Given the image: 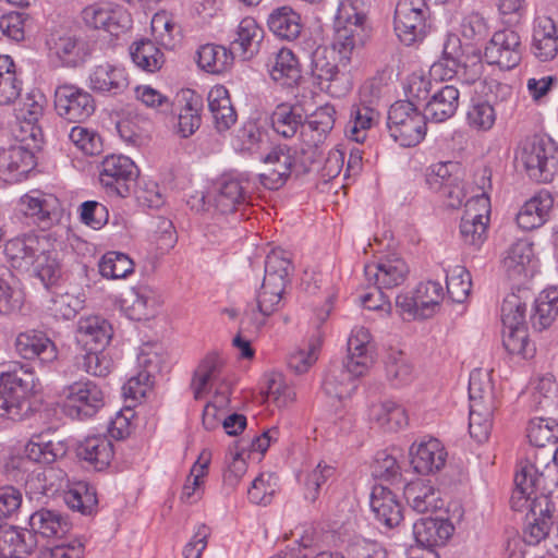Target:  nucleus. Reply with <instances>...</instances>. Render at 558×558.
<instances>
[{
    "label": "nucleus",
    "instance_id": "56",
    "mask_svg": "<svg viewBox=\"0 0 558 558\" xmlns=\"http://www.w3.org/2000/svg\"><path fill=\"white\" fill-rule=\"evenodd\" d=\"M483 70L484 66L482 63V56L480 50L471 48V54L466 56V58L463 59L459 66L451 68L446 71L445 76L447 78L457 76L458 80L468 85H471L482 77Z\"/></svg>",
    "mask_w": 558,
    "mask_h": 558
},
{
    "label": "nucleus",
    "instance_id": "63",
    "mask_svg": "<svg viewBox=\"0 0 558 558\" xmlns=\"http://www.w3.org/2000/svg\"><path fill=\"white\" fill-rule=\"evenodd\" d=\"M71 142L86 155H98L102 150V141L100 135L87 128L73 126L69 133Z\"/></svg>",
    "mask_w": 558,
    "mask_h": 558
},
{
    "label": "nucleus",
    "instance_id": "5",
    "mask_svg": "<svg viewBox=\"0 0 558 558\" xmlns=\"http://www.w3.org/2000/svg\"><path fill=\"white\" fill-rule=\"evenodd\" d=\"M426 116L412 100H399L388 110L387 129L392 140L402 147L420 144L426 135Z\"/></svg>",
    "mask_w": 558,
    "mask_h": 558
},
{
    "label": "nucleus",
    "instance_id": "58",
    "mask_svg": "<svg viewBox=\"0 0 558 558\" xmlns=\"http://www.w3.org/2000/svg\"><path fill=\"white\" fill-rule=\"evenodd\" d=\"M387 378L395 385H407L414 378L413 367L403 352L392 351L386 360Z\"/></svg>",
    "mask_w": 558,
    "mask_h": 558
},
{
    "label": "nucleus",
    "instance_id": "34",
    "mask_svg": "<svg viewBox=\"0 0 558 558\" xmlns=\"http://www.w3.org/2000/svg\"><path fill=\"white\" fill-rule=\"evenodd\" d=\"M264 37L263 28L253 17L243 19L236 28V37L231 41V49L243 60L253 58L260 47Z\"/></svg>",
    "mask_w": 558,
    "mask_h": 558
},
{
    "label": "nucleus",
    "instance_id": "44",
    "mask_svg": "<svg viewBox=\"0 0 558 558\" xmlns=\"http://www.w3.org/2000/svg\"><path fill=\"white\" fill-rule=\"evenodd\" d=\"M404 497L413 510L424 513L441 507V500L434 487L423 482H412L404 487Z\"/></svg>",
    "mask_w": 558,
    "mask_h": 558
},
{
    "label": "nucleus",
    "instance_id": "26",
    "mask_svg": "<svg viewBox=\"0 0 558 558\" xmlns=\"http://www.w3.org/2000/svg\"><path fill=\"white\" fill-rule=\"evenodd\" d=\"M351 368L343 362L342 365H333L327 371L322 384L326 396L338 400L351 397L357 387V378L362 376Z\"/></svg>",
    "mask_w": 558,
    "mask_h": 558
},
{
    "label": "nucleus",
    "instance_id": "33",
    "mask_svg": "<svg viewBox=\"0 0 558 558\" xmlns=\"http://www.w3.org/2000/svg\"><path fill=\"white\" fill-rule=\"evenodd\" d=\"M348 357L344 361L357 375H364L373 363L371 333L364 328L354 329L348 339Z\"/></svg>",
    "mask_w": 558,
    "mask_h": 558
},
{
    "label": "nucleus",
    "instance_id": "36",
    "mask_svg": "<svg viewBox=\"0 0 558 558\" xmlns=\"http://www.w3.org/2000/svg\"><path fill=\"white\" fill-rule=\"evenodd\" d=\"M208 108L218 132L229 130L236 121V113L225 86H215L208 93Z\"/></svg>",
    "mask_w": 558,
    "mask_h": 558
},
{
    "label": "nucleus",
    "instance_id": "1",
    "mask_svg": "<svg viewBox=\"0 0 558 558\" xmlns=\"http://www.w3.org/2000/svg\"><path fill=\"white\" fill-rule=\"evenodd\" d=\"M4 256L13 269L21 272L32 271L47 289L61 276L57 253L46 250L43 240L33 232L8 240L4 244Z\"/></svg>",
    "mask_w": 558,
    "mask_h": 558
},
{
    "label": "nucleus",
    "instance_id": "50",
    "mask_svg": "<svg viewBox=\"0 0 558 558\" xmlns=\"http://www.w3.org/2000/svg\"><path fill=\"white\" fill-rule=\"evenodd\" d=\"M531 445L546 450L547 445L554 446L558 441V423L553 418L534 417L526 428Z\"/></svg>",
    "mask_w": 558,
    "mask_h": 558
},
{
    "label": "nucleus",
    "instance_id": "48",
    "mask_svg": "<svg viewBox=\"0 0 558 558\" xmlns=\"http://www.w3.org/2000/svg\"><path fill=\"white\" fill-rule=\"evenodd\" d=\"M21 89L13 60L9 56L0 57V106L14 102Z\"/></svg>",
    "mask_w": 558,
    "mask_h": 558
},
{
    "label": "nucleus",
    "instance_id": "60",
    "mask_svg": "<svg viewBox=\"0 0 558 558\" xmlns=\"http://www.w3.org/2000/svg\"><path fill=\"white\" fill-rule=\"evenodd\" d=\"M56 53L66 66L75 68L84 63L87 51L84 43L74 37H61L56 43Z\"/></svg>",
    "mask_w": 558,
    "mask_h": 558
},
{
    "label": "nucleus",
    "instance_id": "25",
    "mask_svg": "<svg viewBox=\"0 0 558 558\" xmlns=\"http://www.w3.org/2000/svg\"><path fill=\"white\" fill-rule=\"evenodd\" d=\"M15 349L26 360L37 357L43 363H49L57 359L54 343L41 331L21 332L16 337Z\"/></svg>",
    "mask_w": 558,
    "mask_h": 558
},
{
    "label": "nucleus",
    "instance_id": "45",
    "mask_svg": "<svg viewBox=\"0 0 558 558\" xmlns=\"http://www.w3.org/2000/svg\"><path fill=\"white\" fill-rule=\"evenodd\" d=\"M234 57L231 47L207 44L198 49L197 63L207 72L221 73L232 64Z\"/></svg>",
    "mask_w": 558,
    "mask_h": 558
},
{
    "label": "nucleus",
    "instance_id": "20",
    "mask_svg": "<svg viewBox=\"0 0 558 558\" xmlns=\"http://www.w3.org/2000/svg\"><path fill=\"white\" fill-rule=\"evenodd\" d=\"M36 166L34 153L23 145L0 149V173L7 181H21Z\"/></svg>",
    "mask_w": 558,
    "mask_h": 558
},
{
    "label": "nucleus",
    "instance_id": "27",
    "mask_svg": "<svg viewBox=\"0 0 558 558\" xmlns=\"http://www.w3.org/2000/svg\"><path fill=\"white\" fill-rule=\"evenodd\" d=\"M454 531L448 519L422 518L413 524V535L422 547L445 545Z\"/></svg>",
    "mask_w": 558,
    "mask_h": 558
},
{
    "label": "nucleus",
    "instance_id": "53",
    "mask_svg": "<svg viewBox=\"0 0 558 558\" xmlns=\"http://www.w3.org/2000/svg\"><path fill=\"white\" fill-rule=\"evenodd\" d=\"M493 408L487 404L475 403L470 405L469 430L472 438L478 442L488 439L493 422Z\"/></svg>",
    "mask_w": 558,
    "mask_h": 558
},
{
    "label": "nucleus",
    "instance_id": "51",
    "mask_svg": "<svg viewBox=\"0 0 558 558\" xmlns=\"http://www.w3.org/2000/svg\"><path fill=\"white\" fill-rule=\"evenodd\" d=\"M487 217L468 208L461 218L460 233L465 244L480 247L486 239Z\"/></svg>",
    "mask_w": 558,
    "mask_h": 558
},
{
    "label": "nucleus",
    "instance_id": "47",
    "mask_svg": "<svg viewBox=\"0 0 558 558\" xmlns=\"http://www.w3.org/2000/svg\"><path fill=\"white\" fill-rule=\"evenodd\" d=\"M74 365L77 369L84 371L89 375L104 377L110 373L112 360L105 352V349H80L74 356Z\"/></svg>",
    "mask_w": 558,
    "mask_h": 558
},
{
    "label": "nucleus",
    "instance_id": "30",
    "mask_svg": "<svg viewBox=\"0 0 558 558\" xmlns=\"http://www.w3.org/2000/svg\"><path fill=\"white\" fill-rule=\"evenodd\" d=\"M460 92L453 85L442 86L424 106L427 121L440 123L452 118L459 107Z\"/></svg>",
    "mask_w": 558,
    "mask_h": 558
},
{
    "label": "nucleus",
    "instance_id": "9",
    "mask_svg": "<svg viewBox=\"0 0 558 558\" xmlns=\"http://www.w3.org/2000/svg\"><path fill=\"white\" fill-rule=\"evenodd\" d=\"M302 154L303 150L287 145L274 147L264 158L268 169L258 175L260 184L268 190H278L283 186L293 169L302 166Z\"/></svg>",
    "mask_w": 558,
    "mask_h": 558
},
{
    "label": "nucleus",
    "instance_id": "64",
    "mask_svg": "<svg viewBox=\"0 0 558 558\" xmlns=\"http://www.w3.org/2000/svg\"><path fill=\"white\" fill-rule=\"evenodd\" d=\"M202 99L199 96H192L179 114V133L182 137H189L195 133L201 125L199 108Z\"/></svg>",
    "mask_w": 558,
    "mask_h": 558
},
{
    "label": "nucleus",
    "instance_id": "3",
    "mask_svg": "<svg viewBox=\"0 0 558 558\" xmlns=\"http://www.w3.org/2000/svg\"><path fill=\"white\" fill-rule=\"evenodd\" d=\"M291 268L290 259L280 251H272L266 256L265 276L257 294V311L245 312L241 320L242 329L245 325H252L258 330L265 325V318L270 316L280 303Z\"/></svg>",
    "mask_w": 558,
    "mask_h": 558
},
{
    "label": "nucleus",
    "instance_id": "10",
    "mask_svg": "<svg viewBox=\"0 0 558 558\" xmlns=\"http://www.w3.org/2000/svg\"><path fill=\"white\" fill-rule=\"evenodd\" d=\"M138 169L126 156H107L99 173L101 184L121 197L129 196L137 186Z\"/></svg>",
    "mask_w": 558,
    "mask_h": 558
},
{
    "label": "nucleus",
    "instance_id": "14",
    "mask_svg": "<svg viewBox=\"0 0 558 558\" xmlns=\"http://www.w3.org/2000/svg\"><path fill=\"white\" fill-rule=\"evenodd\" d=\"M484 58L490 65L501 70L515 68L522 58V45L519 34L513 29L495 32L485 47Z\"/></svg>",
    "mask_w": 558,
    "mask_h": 558
},
{
    "label": "nucleus",
    "instance_id": "16",
    "mask_svg": "<svg viewBox=\"0 0 558 558\" xmlns=\"http://www.w3.org/2000/svg\"><path fill=\"white\" fill-rule=\"evenodd\" d=\"M129 85L125 69L109 62L94 66L88 75L89 88L105 96L122 95L129 88Z\"/></svg>",
    "mask_w": 558,
    "mask_h": 558
},
{
    "label": "nucleus",
    "instance_id": "29",
    "mask_svg": "<svg viewBox=\"0 0 558 558\" xmlns=\"http://www.w3.org/2000/svg\"><path fill=\"white\" fill-rule=\"evenodd\" d=\"M76 454L96 471L105 470L114 456L112 441L104 435L87 436L78 442Z\"/></svg>",
    "mask_w": 558,
    "mask_h": 558
},
{
    "label": "nucleus",
    "instance_id": "46",
    "mask_svg": "<svg viewBox=\"0 0 558 558\" xmlns=\"http://www.w3.org/2000/svg\"><path fill=\"white\" fill-rule=\"evenodd\" d=\"M379 113L366 105L353 106L350 120L345 126L347 136L356 143H363L366 140L367 131L377 121Z\"/></svg>",
    "mask_w": 558,
    "mask_h": 558
},
{
    "label": "nucleus",
    "instance_id": "59",
    "mask_svg": "<svg viewBox=\"0 0 558 558\" xmlns=\"http://www.w3.org/2000/svg\"><path fill=\"white\" fill-rule=\"evenodd\" d=\"M496 121V110L487 100L473 101L466 112V122L476 131L490 130Z\"/></svg>",
    "mask_w": 558,
    "mask_h": 558
},
{
    "label": "nucleus",
    "instance_id": "19",
    "mask_svg": "<svg viewBox=\"0 0 558 558\" xmlns=\"http://www.w3.org/2000/svg\"><path fill=\"white\" fill-rule=\"evenodd\" d=\"M111 338L112 327L100 316H88L77 323L75 339L80 349H106Z\"/></svg>",
    "mask_w": 558,
    "mask_h": 558
},
{
    "label": "nucleus",
    "instance_id": "15",
    "mask_svg": "<svg viewBox=\"0 0 558 558\" xmlns=\"http://www.w3.org/2000/svg\"><path fill=\"white\" fill-rule=\"evenodd\" d=\"M364 21L363 14L355 13L353 17L349 16L345 21L338 19L336 22V33L330 47L337 50L343 66L350 63L353 51L365 44L367 32Z\"/></svg>",
    "mask_w": 558,
    "mask_h": 558
},
{
    "label": "nucleus",
    "instance_id": "39",
    "mask_svg": "<svg viewBox=\"0 0 558 558\" xmlns=\"http://www.w3.org/2000/svg\"><path fill=\"white\" fill-rule=\"evenodd\" d=\"M301 106L280 104L271 113V126L276 133L284 138L293 137L298 130L304 125Z\"/></svg>",
    "mask_w": 558,
    "mask_h": 558
},
{
    "label": "nucleus",
    "instance_id": "2",
    "mask_svg": "<svg viewBox=\"0 0 558 558\" xmlns=\"http://www.w3.org/2000/svg\"><path fill=\"white\" fill-rule=\"evenodd\" d=\"M520 471L530 473L527 485L535 493L530 504L532 514L535 517V522L531 524V537L538 543L548 534L553 525L554 505L549 500V496L558 487V472L555 465H550V462H543L538 454H535L534 461L522 466Z\"/></svg>",
    "mask_w": 558,
    "mask_h": 558
},
{
    "label": "nucleus",
    "instance_id": "40",
    "mask_svg": "<svg viewBox=\"0 0 558 558\" xmlns=\"http://www.w3.org/2000/svg\"><path fill=\"white\" fill-rule=\"evenodd\" d=\"M533 255L532 244L526 240H518L506 251L502 268L509 279L519 280L526 276V266Z\"/></svg>",
    "mask_w": 558,
    "mask_h": 558
},
{
    "label": "nucleus",
    "instance_id": "41",
    "mask_svg": "<svg viewBox=\"0 0 558 558\" xmlns=\"http://www.w3.org/2000/svg\"><path fill=\"white\" fill-rule=\"evenodd\" d=\"M558 315V287L544 290L534 301L531 315L532 327L542 331L548 328Z\"/></svg>",
    "mask_w": 558,
    "mask_h": 558
},
{
    "label": "nucleus",
    "instance_id": "8",
    "mask_svg": "<svg viewBox=\"0 0 558 558\" xmlns=\"http://www.w3.org/2000/svg\"><path fill=\"white\" fill-rule=\"evenodd\" d=\"M527 175L538 182H550L558 173V147L554 143H526L518 155Z\"/></svg>",
    "mask_w": 558,
    "mask_h": 558
},
{
    "label": "nucleus",
    "instance_id": "32",
    "mask_svg": "<svg viewBox=\"0 0 558 558\" xmlns=\"http://www.w3.org/2000/svg\"><path fill=\"white\" fill-rule=\"evenodd\" d=\"M267 66L270 77L282 86L292 87L302 78L299 60L290 49L278 50L269 59Z\"/></svg>",
    "mask_w": 558,
    "mask_h": 558
},
{
    "label": "nucleus",
    "instance_id": "42",
    "mask_svg": "<svg viewBox=\"0 0 558 558\" xmlns=\"http://www.w3.org/2000/svg\"><path fill=\"white\" fill-rule=\"evenodd\" d=\"M269 29L279 38L296 39L302 31L301 17L289 7H281L271 12L267 21Z\"/></svg>",
    "mask_w": 558,
    "mask_h": 558
},
{
    "label": "nucleus",
    "instance_id": "55",
    "mask_svg": "<svg viewBox=\"0 0 558 558\" xmlns=\"http://www.w3.org/2000/svg\"><path fill=\"white\" fill-rule=\"evenodd\" d=\"M502 343L510 354L521 355L524 359L532 357L535 347L530 342L525 325L504 327Z\"/></svg>",
    "mask_w": 558,
    "mask_h": 558
},
{
    "label": "nucleus",
    "instance_id": "62",
    "mask_svg": "<svg viewBox=\"0 0 558 558\" xmlns=\"http://www.w3.org/2000/svg\"><path fill=\"white\" fill-rule=\"evenodd\" d=\"M137 362L141 367V372L138 374L144 377V384L146 386H151L153 378L156 374H159L162 371L167 363V357L166 355L153 350L151 347H145L138 354Z\"/></svg>",
    "mask_w": 558,
    "mask_h": 558
},
{
    "label": "nucleus",
    "instance_id": "22",
    "mask_svg": "<svg viewBox=\"0 0 558 558\" xmlns=\"http://www.w3.org/2000/svg\"><path fill=\"white\" fill-rule=\"evenodd\" d=\"M554 199L548 191H541L526 201L515 216L519 228L531 231L542 227L548 219Z\"/></svg>",
    "mask_w": 558,
    "mask_h": 558
},
{
    "label": "nucleus",
    "instance_id": "7",
    "mask_svg": "<svg viewBox=\"0 0 558 558\" xmlns=\"http://www.w3.org/2000/svg\"><path fill=\"white\" fill-rule=\"evenodd\" d=\"M429 19L426 0H399L395 9V32L402 43L410 46L426 36Z\"/></svg>",
    "mask_w": 558,
    "mask_h": 558
},
{
    "label": "nucleus",
    "instance_id": "43",
    "mask_svg": "<svg viewBox=\"0 0 558 558\" xmlns=\"http://www.w3.org/2000/svg\"><path fill=\"white\" fill-rule=\"evenodd\" d=\"M24 303V292L19 279L10 269L0 270V314L10 315L20 311Z\"/></svg>",
    "mask_w": 558,
    "mask_h": 558
},
{
    "label": "nucleus",
    "instance_id": "11",
    "mask_svg": "<svg viewBox=\"0 0 558 558\" xmlns=\"http://www.w3.org/2000/svg\"><path fill=\"white\" fill-rule=\"evenodd\" d=\"M71 416L80 420L95 416L106 404L101 387L89 379L78 380L63 389Z\"/></svg>",
    "mask_w": 558,
    "mask_h": 558
},
{
    "label": "nucleus",
    "instance_id": "12",
    "mask_svg": "<svg viewBox=\"0 0 558 558\" xmlns=\"http://www.w3.org/2000/svg\"><path fill=\"white\" fill-rule=\"evenodd\" d=\"M54 108L64 120L83 122L95 112L96 104L87 90L72 84H63L54 90Z\"/></svg>",
    "mask_w": 558,
    "mask_h": 558
},
{
    "label": "nucleus",
    "instance_id": "13",
    "mask_svg": "<svg viewBox=\"0 0 558 558\" xmlns=\"http://www.w3.org/2000/svg\"><path fill=\"white\" fill-rule=\"evenodd\" d=\"M250 181L245 177L222 175L215 184L211 198L216 211L228 215L250 205Z\"/></svg>",
    "mask_w": 558,
    "mask_h": 558
},
{
    "label": "nucleus",
    "instance_id": "52",
    "mask_svg": "<svg viewBox=\"0 0 558 558\" xmlns=\"http://www.w3.org/2000/svg\"><path fill=\"white\" fill-rule=\"evenodd\" d=\"M99 272L108 279L126 278L134 271L133 260L124 253L107 252L99 262Z\"/></svg>",
    "mask_w": 558,
    "mask_h": 558
},
{
    "label": "nucleus",
    "instance_id": "31",
    "mask_svg": "<svg viewBox=\"0 0 558 558\" xmlns=\"http://www.w3.org/2000/svg\"><path fill=\"white\" fill-rule=\"evenodd\" d=\"M36 545V536L31 531L0 527V558H25Z\"/></svg>",
    "mask_w": 558,
    "mask_h": 558
},
{
    "label": "nucleus",
    "instance_id": "35",
    "mask_svg": "<svg viewBox=\"0 0 558 558\" xmlns=\"http://www.w3.org/2000/svg\"><path fill=\"white\" fill-rule=\"evenodd\" d=\"M29 525L32 527L31 532L35 536L39 534L47 538H61L69 533L71 527L70 523L59 511L45 508L35 511L29 517Z\"/></svg>",
    "mask_w": 558,
    "mask_h": 558
},
{
    "label": "nucleus",
    "instance_id": "37",
    "mask_svg": "<svg viewBox=\"0 0 558 558\" xmlns=\"http://www.w3.org/2000/svg\"><path fill=\"white\" fill-rule=\"evenodd\" d=\"M21 204L24 207V214L35 218L36 222L44 229L51 226L59 218L60 204L58 198L51 195H25L21 198Z\"/></svg>",
    "mask_w": 558,
    "mask_h": 558
},
{
    "label": "nucleus",
    "instance_id": "21",
    "mask_svg": "<svg viewBox=\"0 0 558 558\" xmlns=\"http://www.w3.org/2000/svg\"><path fill=\"white\" fill-rule=\"evenodd\" d=\"M371 509L377 521L388 529L398 526L403 519V509L397 495L383 485L374 486L371 494Z\"/></svg>",
    "mask_w": 558,
    "mask_h": 558
},
{
    "label": "nucleus",
    "instance_id": "38",
    "mask_svg": "<svg viewBox=\"0 0 558 558\" xmlns=\"http://www.w3.org/2000/svg\"><path fill=\"white\" fill-rule=\"evenodd\" d=\"M221 366L222 362L217 354H208L202 360L191 381L195 400H201L209 393L214 383L219 379Z\"/></svg>",
    "mask_w": 558,
    "mask_h": 558
},
{
    "label": "nucleus",
    "instance_id": "23",
    "mask_svg": "<svg viewBox=\"0 0 558 558\" xmlns=\"http://www.w3.org/2000/svg\"><path fill=\"white\" fill-rule=\"evenodd\" d=\"M68 452L64 440L49 434L34 435L25 446L24 453L29 461L50 464L63 458Z\"/></svg>",
    "mask_w": 558,
    "mask_h": 558
},
{
    "label": "nucleus",
    "instance_id": "57",
    "mask_svg": "<svg viewBox=\"0 0 558 558\" xmlns=\"http://www.w3.org/2000/svg\"><path fill=\"white\" fill-rule=\"evenodd\" d=\"M64 499L71 509L85 515L92 514L98 504L95 488L87 483H78L65 494Z\"/></svg>",
    "mask_w": 558,
    "mask_h": 558
},
{
    "label": "nucleus",
    "instance_id": "17",
    "mask_svg": "<svg viewBox=\"0 0 558 558\" xmlns=\"http://www.w3.org/2000/svg\"><path fill=\"white\" fill-rule=\"evenodd\" d=\"M364 272L369 282L384 291L402 284L409 274V267L401 257L391 255L378 263L366 265Z\"/></svg>",
    "mask_w": 558,
    "mask_h": 558
},
{
    "label": "nucleus",
    "instance_id": "24",
    "mask_svg": "<svg viewBox=\"0 0 558 558\" xmlns=\"http://www.w3.org/2000/svg\"><path fill=\"white\" fill-rule=\"evenodd\" d=\"M411 464L418 474L427 475L439 471L446 463L447 452L440 441L430 438L410 449Z\"/></svg>",
    "mask_w": 558,
    "mask_h": 558
},
{
    "label": "nucleus",
    "instance_id": "4",
    "mask_svg": "<svg viewBox=\"0 0 558 558\" xmlns=\"http://www.w3.org/2000/svg\"><path fill=\"white\" fill-rule=\"evenodd\" d=\"M35 375L26 365L14 363L0 375V417L22 421L33 412L31 397Z\"/></svg>",
    "mask_w": 558,
    "mask_h": 558
},
{
    "label": "nucleus",
    "instance_id": "49",
    "mask_svg": "<svg viewBox=\"0 0 558 558\" xmlns=\"http://www.w3.org/2000/svg\"><path fill=\"white\" fill-rule=\"evenodd\" d=\"M130 54L133 62L147 72L159 70L163 63V53L149 39L134 43L130 48Z\"/></svg>",
    "mask_w": 558,
    "mask_h": 558
},
{
    "label": "nucleus",
    "instance_id": "18",
    "mask_svg": "<svg viewBox=\"0 0 558 558\" xmlns=\"http://www.w3.org/2000/svg\"><path fill=\"white\" fill-rule=\"evenodd\" d=\"M82 17L87 27L102 29L112 36H119L128 28V21L123 20L122 12L111 3L90 4L82 11Z\"/></svg>",
    "mask_w": 558,
    "mask_h": 558
},
{
    "label": "nucleus",
    "instance_id": "6",
    "mask_svg": "<svg viewBox=\"0 0 558 558\" xmlns=\"http://www.w3.org/2000/svg\"><path fill=\"white\" fill-rule=\"evenodd\" d=\"M345 69L335 48L318 46L312 53L311 71L315 83L332 97L340 98L352 87Z\"/></svg>",
    "mask_w": 558,
    "mask_h": 558
},
{
    "label": "nucleus",
    "instance_id": "28",
    "mask_svg": "<svg viewBox=\"0 0 558 558\" xmlns=\"http://www.w3.org/2000/svg\"><path fill=\"white\" fill-rule=\"evenodd\" d=\"M532 51L539 61L553 60L558 53L557 27L550 17L542 16L534 21Z\"/></svg>",
    "mask_w": 558,
    "mask_h": 558
},
{
    "label": "nucleus",
    "instance_id": "54",
    "mask_svg": "<svg viewBox=\"0 0 558 558\" xmlns=\"http://www.w3.org/2000/svg\"><path fill=\"white\" fill-rule=\"evenodd\" d=\"M415 294L421 308L420 318H428L439 307L444 298V289L437 281H426L417 286Z\"/></svg>",
    "mask_w": 558,
    "mask_h": 558
},
{
    "label": "nucleus",
    "instance_id": "61",
    "mask_svg": "<svg viewBox=\"0 0 558 558\" xmlns=\"http://www.w3.org/2000/svg\"><path fill=\"white\" fill-rule=\"evenodd\" d=\"M447 291L453 302L462 303L468 298L472 282L471 275L463 266H454L446 277Z\"/></svg>",
    "mask_w": 558,
    "mask_h": 558
}]
</instances>
